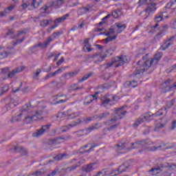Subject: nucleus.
I'll use <instances>...</instances> for the list:
<instances>
[{
  "mask_svg": "<svg viewBox=\"0 0 176 176\" xmlns=\"http://www.w3.org/2000/svg\"><path fill=\"white\" fill-rule=\"evenodd\" d=\"M42 174H43V171H42V170H38L34 173V175H36V176L42 175Z\"/></svg>",
  "mask_w": 176,
  "mask_h": 176,
  "instance_id": "6e6d98bb",
  "label": "nucleus"
},
{
  "mask_svg": "<svg viewBox=\"0 0 176 176\" xmlns=\"http://www.w3.org/2000/svg\"><path fill=\"white\" fill-rule=\"evenodd\" d=\"M124 168V165H121L119 168L118 169V173H124V171H126V170H123Z\"/></svg>",
  "mask_w": 176,
  "mask_h": 176,
  "instance_id": "3c124183",
  "label": "nucleus"
},
{
  "mask_svg": "<svg viewBox=\"0 0 176 176\" xmlns=\"http://www.w3.org/2000/svg\"><path fill=\"white\" fill-rule=\"evenodd\" d=\"M125 87H127L129 86V87H137L138 86V84L137 83V81L133 80V81H127L124 84Z\"/></svg>",
  "mask_w": 176,
  "mask_h": 176,
  "instance_id": "a878e982",
  "label": "nucleus"
},
{
  "mask_svg": "<svg viewBox=\"0 0 176 176\" xmlns=\"http://www.w3.org/2000/svg\"><path fill=\"white\" fill-rule=\"evenodd\" d=\"M60 173V171L58 170H54L50 175H49L48 176H53V175H56V174Z\"/></svg>",
  "mask_w": 176,
  "mask_h": 176,
  "instance_id": "e2e57ef3",
  "label": "nucleus"
},
{
  "mask_svg": "<svg viewBox=\"0 0 176 176\" xmlns=\"http://www.w3.org/2000/svg\"><path fill=\"white\" fill-rule=\"evenodd\" d=\"M162 56L163 54L159 52L155 55L153 58H149L148 54L143 56L142 60L138 62V65L140 67L137 68L135 75L144 74V72H145V71H148L149 68L155 67V65H156V64L160 61V58H162Z\"/></svg>",
  "mask_w": 176,
  "mask_h": 176,
  "instance_id": "f257e3e1",
  "label": "nucleus"
},
{
  "mask_svg": "<svg viewBox=\"0 0 176 176\" xmlns=\"http://www.w3.org/2000/svg\"><path fill=\"white\" fill-rule=\"evenodd\" d=\"M141 118L142 119H143V122H145V120H149V118H151V115L147 113L142 116Z\"/></svg>",
  "mask_w": 176,
  "mask_h": 176,
  "instance_id": "79ce46f5",
  "label": "nucleus"
},
{
  "mask_svg": "<svg viewBox=\"0 0 176 176\" xmlns=\"http://www.w3.org/2000/svg\"><path fill=\"white\" fill-rule=\"evenodd\" d=\"M65 69V67H62L56 71H55V74L56 75H58V74H61V72H63L64 70Z\"/></svg>",
  "mask_w": 176,
  "mask_h": 176,
  "instance_id": "de8ad7c7",
  "label": "nucleus"
},
{
  "mask_svg": "<svg viewBox=\"0 0 176 176\" xmlns=\"http://www.w3.org/2000/svg\"><path fill=\"white\" fill-rule=\"evenodd\" d=\"M65 2V0H56L54 2L53 5L56 8H60Z\"/></svg>",
  "mask_w": 176,
  "mask_h": 176,
  "instance_id": "c756f323",
  "label": "nucleus"
},
{
  "mask_svg": "<svg viewBox=\"0 0 176 176\" xmlns=\"http://www.w3.org/2000/svg\"><path fill=\"white\" fill-rule=\"evenodd\" d=\"M98 166H97V164L93 163L87 166H85L84 168V170H85L87 173H89L90 171H93V170H96Z\"/></svg>",
  "mask_w": 176,
  "mask_h": 176,
  "instance_id": "5701e85b",
  "label": "nucleus"
},
{
  "mask_svg": "<svg viewBox=\"0 0 176 176\" xmlns=\"http://www.w3.org/2000/svg\"><path fill=\"white\" fill-rule=\"evenodd\" d=\"M118 173L115 172V170H113L112 172L108 173L105 170H102L100 172H98L94 176H113V175H117Z\"/></svg>",
  "mask_w": 176,
  "mask_h": 176,
  "instance_id": "dca6fc26",
  "label": "nucleus"
},
{
  "mask_svg": "<svg viewBox=\"0 0 176 176\" xmlns=\"http://www.w3.org/2000/svg\"><path fill=\"white\" fill-rule=\"evenodd\" d=\"M68 17H69V14H67L61 17L57 18L54 22L55 25L48 29V32H50V31L54 30V28H57V24H60V23H64V21H65Z\"/></svg>",
  "mask_w": 176,
  "mask_h": 176,
  "instance_id": "0eeeda50",
  "label": "nucleus"
},
{
  "mask_svg": "<svg viewBox=\"0 0 176 176\" xmlns=\"http://www.w3.org/2000/svg\"><path fill=\"white\" fill-rule=\"evenodd\" d=\"M78 14H85V11H83V8H79L78 10Z\"/></svg>",
  "mask_w": 176,
  "mask_h": 176,
  "instance_id": "052dcab7",
  "label": "nucleus"
},
{
  "mask_svg": "<svg viewBox=\"0 0 176 176\" xmlns=\"http://www.w3.org/2000/svg\"><path fill=\"white\" fill-rule=\"evenodd\" d=\"M89 38H86L84 41V47H83V51L85 53H89L91 50V46L90 45V43H89Z\"/></svg>",
  "mask_w": 176,
  "mask_h": 176,
  "instance_id": "a211bd4d",
  "label": "nucleus"
},
{
  "mask_svg": "<svg viewBox=\"0 0 176 176\" xmlns=\"http://www.w3.org/2000/svg\"><path fill=\"white\" fill-rule=\"evenodd\" d=\"M40 74H41V69H37L34 73V78L38 77Z\"/></svg>",
  "mask_w": 176,
  "mask_h": 176,
  "instance_id": "5fc2aeb1",
  "label": "nucleus"
},
{
  "mask_svg": "<svg viewBox=\"0 0 176 176\" xmlns=\"http://www.w3.org/2000/svg\"><path fill=\"white\" fill-rule=\"evenodd\" d=\"M126 115V111L124 110V107H122L121 108L118 109L116 110L115 118L116 119L112 118L109 124H113L116 120H119V119H122V118Z\"/></svg>",
  "mask_w": 176,
  "mask_h": 176,
  "instance_id": "423d86ee",
  "label": "nucleus"
},
{
  "mask_svg": "<svg viewBox=\"0 0 176 176\" xmlns=\"http://www.w3.org/2000/svg\"><path fill=\"white\" fill-rule=\"evenodd\" d=\"M122 14V12L120 11H113L112 12V16L114 19H118V17H120V15Z\"/></svg>",
  "mask_w": 176,
  "mask_h": 176,
  "instance_id": "72a5a7b5",
  "label": "nucleus"
},
{
  "mask_svg": "<svg viewBox=\"0 0 176 176\" xmlns=\"http://www.w3.org/2000/svg\"><path fill=\"white\" fill-rule=\"evenodd\" d=\"M156 3L151 4L149 7H148L146 10L145 12L146 13H148V14H153L155 12H156Z\"/></svg>",
  "mask_w": 176,
  "mask_h": 176,
  "instance_id": "412c9836",
  "label": "nucleus"
},
{
  "mask_svg": "<svg viewBox=\"0 0 176 176\" xmlns=\"http://www.w3.org/2000/svg\"><path fill=\"white\" fill-rule=\"evenodd\" d=\"M71 89H72V90H78V89H82V87H79L78 86V84H74V85H71Z\"/></svg>",
  "mask_w": 176,
  "mask_h": 176,
  "instance_id": "c03bdc74",
  "label": "nucleus"
},
{
  "mask_svg": "<svg viewBox=\"0 0 176 176\" xmlns=\"http://www.w3.org/2000/svg\"><path fill=\"white\" fill-rule=\"evenodd\" d=\"M82 10L84 12V14L87 13V12H90V8H88V7L82 8Z\"/></svg>",
  "mask_w": 176,
  "mask_h": 176,
  "instance_id": "0e129e2a",
  "label": "nucleus"
},
{
  "mask_svg": "<svg viewBox=\"0 0 176 176\" xmlns=\"http://www.w3.org/2000/svg\"><path fill=\"white\" fill-rule=\"evenodd\" d=\"M164 109H160L157 113L154 114V116H161V115H163V112H164Z\"/></svg>",
  "mask_w": 176,
  "mask_h": 176,
  "instance_id": "a19ab883",
  "label": "nucleus"
},
{
  "mask_svg": "<svg viewBox=\"0 0 176 176\" xmlns=\"http://www.w3.org/2000/svg\"><path fill=\"white\" fill-rule=\"evenodd\" d=\"M96 146H91V144H88V145H85V148H90L89 150H88V152H91V151H93V148H95Z\"/></svg>",
  "mask_w": 176,
  "mask_h": 176,
  "instance_id": "a18cd8bd",
  "label": "nucleus"
},
{
  "mask_svg": "<svg viewBox=\"0 0 176 176\" xmlns=\"http://www.w3.org/2000/svg\"><path fill=\"white\" fill-rule=\"evenodd\" d=\"M30 6V3H23L21 6L22 9H27Z\"/></svg>",
  "mask_w": 176,
  "mask_h": 176,
  "instance_id": "603ef678",
  "label": "nucleus"
},
{
  "mask_svg": "<svg viewBox=\"0 0 176 176\" xmlns=\"http://www.w3.org/2000/svg\"><path fill=\"white\" fill-rule=\"evenodd\" d=\"M118 126H119V124H116L112 125L111 126H110L108 129L109 131L113 130V129H116V127H118Z\"/></svg>",
  "mask_w": 176,
  "mask_h": 176,
  "instance_id": "864d4df0",
  "label": "nucleus"
},
{
  "mask_svg": "<svg viewBox=\"0 0 176 176\" xmlns=\"http://www.w3.org/2000/svg\"><path fill=\"white\" fill-rule=\"evenodd\" d=\"M16 8V4H13L10 6L8 8H7L6 10H4L3 12H0V17H3L6 16V14H9L13 9Z\"/></svg>",
  "mask_w": 176,
  "mask_h": 176,
  "instance_id": "2eb2a0df",
  "label": "nucleus"
},
{
  "mask_svg": "<svg viewBox=\"0 0 176 176\" xmlns=\"http://www.w3.org/2000/svg\"><path fill=\"white\" fill-rule=\"evenodd\" d=\"M125 63H127V57L126 56H116L112 58L111 63L104 65V68H109V67H120V65H123Z\"/></svg>",
  "mask_w": 176,
  "mask_h": 176,
  "instance_id": "f03ea898",
  "label": "nucleus"
},
{
  "mask_svg": "<svg viewBox=\"0 0 176 176\" xmlns=\"http://www.w3.org/2000/svg\"><path fill=\"white\" fill-rule=\"evenodd\" d=\"M1 90L3 91V92L6 93V91H8V90H9V85H4V87H3L1 88Z\"/></svg>",
  "mask_w": 176,
  "mask_h": 176,
  "instance_id": "09e8293b",
  "label": "nucleus"
},
{
  "mask_svg": "<svg viewBox=\"0 0 176 176\" xmlns=\"http://www.w3.org/2000/svg\"><path fill=\"white\" fill-rule=\"evenodd\" d=\"M98 93H96L95 95H90L85 98L84 104L85 105H89V104H91L94 100H97L98 98V96H97Z\"/></svg>",
  "mask_w": 176,
  "mask_h": 176,
  "instance_id": "ddd939ff",
  "label": "nucleus"
},
{
  "mask_svg": "<svg viewBox=\"0 0 176 176\" xmlns=\"http://www.w3.org/2000/svg\"><path fill=\"white\" fill-rule=\"evenodd\" d=\"M90 76H91L90 74H86L82 77V80L80 82H85V80H87V78H90Z\"/></svg>",
  "mask_w": 176,
  "mask_h": 176,
  "instance_id": "8fccbe9b",
  "label": "nucleus"
},
{
  "mask_svg": "<svg viewBox=\"0 0 176 176\" xmlns=\"http://www.w3.org/2000/svg\"><path fill=\"white\" fill-rule=\"evenodd\" d=\"M171 45V40L164 43V44L161 46V50H166V49H168V47H170Z\"/></svg>",
  "mask_w": 176,
  "mask_h": 176,
  "instance_id": "cd10ccee",
  "label": "nucleus"
},
{
  "mask_svg": "<svg viewBox=\"0 0 176 176\" xmlns=\"http://www.w3.org/2000/svg\"><path fill=\"white\" fill-rule=\"evenodd\" d=\"M79 116V113L74 112L72 110L69 109L66 111L65 113H60L57 115L56 118L58 120H61L63 118H67L68 120H72L74 119H76V118H78Z\"/></svg>",
  "mask_w": 176,
  "mask_h": 176,
  "instance_id": "20e7f679",
  "label": "nucleus"
},
{
  "mask_svg": "<svg viewBox=\"0 0 176 176\" xmlns=\"http://www.w3.org/2000/svg\"><path fill=\"white\" fill-rule=\"evenodd\" d=\"M53 76H56V74L55 72L52 73V74H50L46 76V79H49V78H52Z\"/></svg>",
  "mask_w": 176,
  "mask_h": 176,
  "instance_id": "680f3d73",
  "label": "nucleus"
},
{
  "mask_svg": "<svg viewBox=\"0 0 176 176\" xmlns=\"http://www.w3.org/2000/svg\"><path fill=\"white\" fill-rule=\"evenodd\" d=\"M20 153H22L23 155H27V149L23 148V147H20Z\"/></svg>",
  "mask_w": 176,
  "mask_h": 176,
  "instance_id": "49530a36",
  "label": "nucleus"
},
{
  "mask_svg": "<svg viewBox=\"0 0 176 176\" xmlns=\"http://www.w3.org/2000/svg\"><path fill=\"white\" fill-rule=\"evenodd\" d=\"M162 20H163V15H162V14L156 15V16L155 18V23H160V21H162Z\"/></svg>",
  "mask_w": 176,
  "mask_h": 176,
  "instance_id": "4c0bfd02",
  "label": "nucleus"
},
{
  "mask_svg": "<svg viewBox=\"0 0 176 176\" xmlns=\"http://www.w3.org/2000/svg\"><path fill=\"white\" fill-rule=\"evenodd\" d=\"M109 116V112L103 113L99 115L94 116L95 119H98L99 120H102V119H105V118H108Z\"/></svg>",
  "mask_w": 176,
  "mask_h": 176,
  "instance_id": "393cba45",
  "label": "nucleus"
},
{
  "mask_svg": "<svg viewBox=\"0 0 176 176\" xmlns=\"http://www.w3.org/2000/svg\"><path fill=\"white\" fill-rule=\"evenodd\" d=\"M101 127V124H95L89 128L83 130V133H85V134H89V133H91V131H94V130H98Z\"/></svg>",
  "mask_w": 176,
  "mask_h": 176,
  "instance_id": "4468645a",
  "label": "nucleus"
},
{
  "mask_svg": "<svg viewBox=\"0 0 176 176\" xmlns=\"http://www.w3.org/2000/svg\"><path fill=\"white\" fill-rule=\"evenodd\" d=\"M146 145V141L142 140L140 142H137L135 143H131L130 147H128V151H131V149H137L138 148H142V146H145Z\"/></svg>",
  "mask_w": 176,
  "mask_h": 176,
  "instance_id": "1a4fd4ad",
  "label": "nucleus"
},
{
  "mask_svg": "<svg viewBox=\"0 0 176 176\" xmlns=\"http://www.w3.org/2000/svg\"><path fill=\"white\" fill-rule=\"evenodd\" d=\"M144 53H145V48H142L139 50V54H144Z\"/></svg>",
  "mask_w": 176,
  "mask_h": 176,
  "instance_id": "774afa93",
  "label": "nucleus"
},
{
  "mask_svg": "<svg viewBox=\"0 0 176 176\" xmlns=\"http://www.w3.org/2000/svg\"><path fill=\"white\" fill-rule=\"evenodd\" d=\"M63 159H65V154L58 155L54 157L55 160H63Z\"/></svg>",
  "mask_w": 176,
  "mask_h": 176,
  "instance_id": "c9c22d12",
  "label": "nucleus"
},
{
  "mask_svg": "<svg viewBox=\"0 0 176 176\" xmlns=\"http://www.w3.org/2000/svg\"><path fill=\"white\" fill-rule=\"evenodd\" d=\"M100 100L102 102L101 105L104 107V108H108L109 105L113 104V101H118V99H116L115 96L111 95L102 97Z\"/></svg>",
  "mask_w": 176,
  "mask_h": 176,
  "instance_id": "39448f33",
  "label": "nucleus"
},
{
  "mask_svg": "<svg viewBox=\"0 0 176 176\" xmlns=\"http://www.w3.org/2000/svg\"><path fill=\"white\" fill-rule=\"evenodd\" d=\"M50 129V125H44L42 126V128L39 130H37L36 132L32 133V137H41V135H43L45 134L46 130H49Z\"/></svg>",
  "mask_w": 176,
  "mask_h": 176,
  "instance_id": "9d476101",
  "label": "nucleus"
},
{
  "mask_svg": "<svg viewBox=\"0 0 176 176\" xmlns=\"http://www.w3.org/2000/svg\"><path fill=\"white\" fill-rule=\"evenodd\" d=\"M72 170H75V168L74 167H69L67 169H62L61 173L65 171V173H69V171H72Z\"/></svg>",
  "mask_w": 176,
  "mask_h": 176,
  "instance_id": "37998d69",
  "label": "nucleus"
},
{
  "mask_svg": "<svg viewBox=\"0 0 176 176\" xmlns=\"http://www.w3.org/2000/svg\"><path fill=\"white\" fill-rule=\"evenodd\" d=\"M107 55H102L101 53L92 55V58H95L96 63H102L104 61V58H106Z\"/></svg>",
  "mask_w": 176,
  "mask_h": 176,
  "instance_id": "f3484780",
  "label": "nucleus"
},
{
  "mask_svg": "<svg viewBox=\"0 0 176 176\" xmlns=\"http://www.w3.org/2000/svg\"><path fill=\"white\" fill-rule=\"evenodd\" d=\"M63 63H64V58H61L56 63V65H61V64H63Z\"/></svg>",
  "mask_w": 176,
  "mask_h": 176,
  "instance_id": "13d9d810",
  "label": "nucleus"
},
{
  "mask_svg": "<svg viewBox=\"0 0 176 176\" xmlns=\"http://www.w3.org/2000/svg\"><path fill=\"white\" fill-rule=\"evenodd\" d=\"M175 127H176V120H174L173 122L172 123L171 129L174 130V129H175Z\"/></svg>",
  "mask_w": 176,
  "mask_h": 176,
  "instance_id": "69168bd1",
  "label": "nucleus"
},
{
  "mask_svg": "<svg viewBox=\"0 0 176 176\" xmlns=\"http://www.w3.org/2000/svg\"><path fill=\"white\" fill-rule=\"evenodd\" d=\"M32 118L33 122L43 119V117L42 116V111H36L35 113L32 116Z\"/></svg>",
  "mask_w": 176,
  "mask_h": 176,
  "instance_id": "aec40b11",
  "label": "nucleus"
},
{
  "mask_svg": "<svg viewBox=\"0 0 176 176\" xmlns=\"http://www.w3.org/2000/svg\"><path fill=\"white\" fill-rule=\"evenodd\" d=\"M42 2H43V0H33V2H32L33 8H34V9L39 8V6L42 5Z\"/></svg>",
  "mask_w": 176,
  "mask_h": 176,
  "instance_id": "c85d7f7f",
  "label": "nucleus"
},
{
  "mask_svg": "<svg viewBox=\"0 0 176 176\" xmlns=\"http://www.w3.org/2000/svg\"><path fill=\"white\" fill-rule=\"evenodd\" d=\"M24 122H25V123H32V122H34L32 116L25 117V120H24Z\"/></svg>",
  "mask_w": 176,
  "mask_h": 176,
  "instance_id": "e433bc0d",
  "label": "nucleus"
},
{
  "mask_svg": "<svg viewBox=\"0 0 176 176\" xmlns=\"http://www.w3.org/2000/svg\"><path fill=\"white\" fill-rule=\"evenodd\" d=\"M164 149V146L163 145H160L159 146H150L147 148V151L149 152H155V151H157V149Z\"/></svg>",
  "mask_w": 176,
  "mask_h": 176,
  "instance_id": "bb28decb",
  "label": "nucleus"
},
{
  "mask_svg": "<svg viewBox=\"0 0 176 176\" xmlns=\"http://www.w3.org/2000/svg\"><path fill=\"white\" fill-rule=\"evenodd\" d=\"M125 146H126V144H124V143H120L118 145V151H123V149H124Z\"/></svg>",
  "mask_w": 176,
  "mask_h": 176,
  "instance_id": "ea45409f",
  "label": "nucleus"
},
{
  "mask_svg": "<svg viewBox=\"0 0 176 176\" xmlns=\"http://www.w3.org/2000/svg\"><path fill=\"white\" fill-rule=\"evenodd\" d=\"M116 27H117L118 30H117V32L118 34H120L121 32H123L124 30H126V24L123 23H116L115 24Z\"/></svg>",
  "mask_w": 176,
  "mask_h": 176,
  "instance_id": "6ab92c4d",
  "label": "nucleus"
},
{
  "mask_svg": "<svg viewBox=\"0 0 176 176\" xmlns=\"http://www.w3.org/2000/svg\"><path fill=\"white\" fill-rule=\"evenodd\" d=\"M166 120H162L160 122L156 124L155 131H159L161 129H163L166 126Z\"/></svg>",
  "mask_w": 176,
  "mask_h": 176,
  "instance_id": "4be33fe9",
  "label": "nucleus"
},
{
  "mask_svg": "<svg viewBox=\"0 0 176 176\" xmlns=\"http://www.w3.org/2000/svg\"><path fill=\"white\" fill-rule=\"evenodd\" d=\"M60 32H56V33H54V34H52V36H53L54 38H57V36H60Z\"/></svg>",
  "mask_w": 176,
  "mask_h": 176,
  "instance_id": "338daca9",
  "label": "nucleus"
},
{
  "mask_svg": "<svg viewBox=\"0 0 176 176\" xmlns=\"http://www.w3.org/2000/svg\"><path fill=\"white\" fill-rule=\"evenodd\" d=\"M160 171V168H153L151 170V173H153L152 175H156L159 174Z\"/></svg>",
  "mask_w": 176,
  "mask_h": 176,
  "instance_id": "f704fd0d",
  "label": "nucleus"
},
{
  "mask_svg": "<svg viewBox=\"0 0 176 176\" xmlns=\"http://www.w3.org/2000/svg\"><path fill=\"white\" fill-rule=\"evenodd\" d=\"M78 73L76 72H71L69 73L68 75L69 76V78H74V76H75Z\"/></svg>",
  "mask_w": 176,
  "mask_h": 176,
  "instance_id": "bf43d9fd",
  "label": "nucleus"
},
{
  "mask_svg": "<svg viewBox=\"0 0 176 176\" xmlns=\"http://www.w3.org/2000/svg\"><path fill=\"white\" fill-rule=\"evenodd\" d=\"M52 23V20H43L41 21V27H47Z\"/></svg>",
  "mask_w": 176,
  "mask_h": 176,
  "instance_id": "473e14b6",
  "label": "nucleus"
},
{
  "mask_svg": "<svg viewBox=\"0 0 176 176\" xmlns=\"http://www.w3.org/2000/svg\"><path fill=\"white\" fill-rule=\"evenodd\" d=\"M9 54L8 52H3L0 54V60H2L3 58H6V57H9Z\"/></svg>",
  "mask_w": 176,
  "mask_h": 176,
  "instance_id": "58836bf2",
  "label": "nucleus"
},
{
  "mask_svg": "<svg viewBox=\"0 0 176 176\" xmlns=\"http://www.w3.org/2000/svg\"><path fill=\"white\" fill-rule=\"evenodd\" d=\"M96 118L94 116L89 117L85 120L82 119H78L76 121L72 122L70 124H67V126H64V129L61 131V133H63V131H67L68 130H71V129H73V127H75V126H78V124H80V123H83V122H85V123H89V122H91V120H94ZM60 133V131L58 132Z\"/></svg>",
  "mask_w": 176,
  "mask_h": 176,
  "instance_id": "7ed1b4c3",
  "label": "nucleus"
},
{
  "mask_svg": "<svg viewBox=\"0 0 176 176\" xmlns=\"http://www.w3.org/2000/svg\"><path fill=\"white\" fill-rule=\"evenodd\" d=\"M166 9L172 8L173 10H176V0H170L166 6Z\"/></svg>",
  "mask_w": 176,
  "mask_h": 176,
  "instance_id": "b1692460",
  "label": "nucleus"
},
{
  "mask_svg": "<svg viewBox=\"0 0 176 176\" xmlns=\"http://www.w3.org/2000/svg\"><path fill=\"white\" fill-rule=\"evenodd\" d=\"M171 82V80H168L167 81H165L162 85V90L163 91H170L174 87H176V85H173L172 87L170 86V82Z\"/></svg>",
  "mask_w": 176,
  "mask_h": 176,
  "instance_id": "f8f14e48",
  "label": "nucleus"
},
{
  "mask_svg": "<svg viewBox=\"0 0 176 176\" xmlns=\"http://www.w3.org/2000/svg\"><path fill=\"white\" fill-rule=\"evenodd\" d=\"M52 41V38H49L44 43H39L38 46H41V47H46V46H47Z\"/></svg>",
  "mask_w": 176,
  "mask_h": 176,
  "instance_id": "2f4dec72",
  "label": "nucleus"
},
{
  "mask_svg": "<svg viewBox=\"0 0 176 176\" xmlns=\"http://www.w3.org/2000/svg\"><path fill=\"white\" fill-rule=\"evenodd\" d=\"M105 35L108 36L106 38V42H112V41H115L118 38V35L115 34V30L113 29H109Z\"/></svg>",
  "mask_w": 176,
  "mask_h": 176,
  "instance_id": "6e6552de",
  "label": "nucleus"
},
{
  "mask_svg": "<svg viewBox=\"0 0 176 176\" xmlns=\"http://www.w3.org/2000/svg\"><path fill=\"white\" fill-rule=\"evenodd\" d=\"M54 144L55 145H57L58 144H61V139H56L55 140H54Z\"/></svg>",
  "mask_w": 176,
  "mask_h": 176,
  "instance_id": "4d7b16f0",
  "label": "nucleus"
},
{
  "mask_svg": "<svg viewBox=\"0 0 176 176\" xmlns=\"http://www.w3.org/2000/svg\"><path fill=\"white\" fill-rule=\"evenodd\" d=\"M23 71H24V67H16L12 71L10 72L7 74V76L10 78H14L16 74H19V72H23Z\"/></svg>",
  "mask_w": 176,
  "mask_h": 176,
  "instance_id": "9b49d317",
  "label": "nucleus"
},
{
  "mask_svg": "<svg viewBox=\"0 0 176 176\" xmlns=\"http://www.w3.org/2000/svg\"><path fill=\"white\" fill-rule=\"evenodd\" d=\"M144 118H142V117H140L133 124V127H138L141 123H144Z\"/></svg>",
  "mask_w": 176,
  "mask_h": 176,
  "instance_id": "7c9ffc66",
  "label": "nucleus"
}]
</instances>
